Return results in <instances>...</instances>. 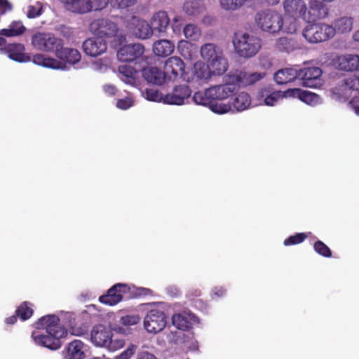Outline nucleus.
<instances>
[{"label":"nucleus","instance_id":"1","mask_svg":"<svg viewBox=\"0 0 359 359\" xmlns=\"http://www.w3.org/2000/svg\"><path fill=\"white\" fill-rule=\"evenodd\" d=\"M172 325L176 330L168 329L165 332L168 343L181 346L186 351H198V342L191 331L200 324L199 318L191 311L184 310L173 313L171 316Z\"/></svg>","mask_w":359,"mask_h":359},{"label":"nucleus","instance_id":"2","mask_svg":"<svg viewBox=\"0 0 359 359\" xmlns=\"http://www.w3.org/2000/svg\"><path fill=\"white\" fill-rule=\"evenodd\" d=\"M59 322V318L55 315H48L39 319L35 327L37 329H45L46 334H36L33 332L32 337L34 343L50 350L60 348V339L67 334V330Z\"/></svg>","mask_w":359,"mask_h":359},{"label":"nucleus","instance_id":"3","mask_svg":"<svg viewBox=\"0 0 359 359\" xmlns=\"http://www.w3.org/2000/svg\"><path fill=\"white\" fill-rule=\"evenodd\" d=\"M337 66L344 71L356 72L354 75L343 79L332 90L338 99L346 100L351 96V90L359 91V55L350 54L339 56L337 58Z\"/></svg>","mask_w":359,"mask_h":359},{"label":"nucleus","instance_id":"4","mask_svg":"<svg viewBox=\"0 0 359 359\" xmlns=\"http://www.w3.org/2000/svg\"><path fill=\"white\" fill-rule=\"evenodd\" d=\"M55 56L60 60L47 57L43 54L38 53L33 56L32 62L39 66L53 69H67V65H75L81 57L79 51L72 48H65L63 45L57 48Z\"/></svg>","mask_w":359,"mask_h":359},{"label":"nucleus","instance_id":"5","mask_svg":"<svg viewBox=\"0 0 359 359\" xmlns=\"http://www.w3.org/2000/svg\"><path fill=\"white\" fill-rule=\"evenodd\" d=\"M230 72L224 77V83L216 85L206 88L204 91H198L192 97L193 101L196 104H205L210 103V100H224L231 99L234 93L238 91V86L232 78H230Z\"/></svg>","mask_w":359,"mask_h":359},{"label":"nucleus","instance_id":"6","mask_svg":"<svg viewBox=\"0 0 359 359\" xmlns=\"http://www.w3.org/2000/svg\"><path fill=\"white\" fill-rule=\"evenodd\" d=\"M90 340L95 346L104 348L111 352L122 348L126 344L123 337L114 336L109 327L101 324L93 327Z\"/></svg>","mask_w":359,"mask_h":359},{"label":"nucleus","instance_id":"7","mask_svg":"<svg viewBox=\"0 0 359 359\" xmlns=\"http://www.w3.org/2000/svg\"><path fill=\"white\" fill-rule=\"evenodd\" d=\"M233 44L236 53L243 58L254 57L262 48L259 38L243 32H237L234 34Z\"/></svg>","mask_w":359,"mask_h":359},{"label":"nucleus","instance_id":"8","mask_svg":"<svg viewBox=\"0 0 359 359\" xmlns=\"http://www.w3.org/2000/svg\"><path fill=\"white\" fill-rule=\"evenodd\" d=\"M255 22L263 32L275 34L283 28L284 22L282 15L273 9L262 10L255 15Z\"/></svg>","mask_w":359,"mask_h":359},{"label":"nucleus","instance_id":"9","mask_svg":"<svg viewBox=\"0 0 359 359\" xmlns=\"http://www.w3.org/2000/svg\"><path fill=\"white\" fill-rule=\"evenodd\" d=\"M335 35V28L326 23H309L302 31L303 37L310 43L329 40Z\"/></svg>","mask_w":359,"mask_h":359},{"label":"nucleus","instance_id":"10","mask_svg":"<svg viewBox=\"0 0 359 359\" xmlns=\"http://www.w3.org/2000/svg\"><path fill=\"white\" fill-rule=\"evenodd\" d=\"M32 44L37 50L55 53L62 46V40L51 33L38 32L32 36Z\"/></svg>","mask_w":359,"mask_h":359},{"label":"nucleus","instance_id":"11","mask_svg":"<svg viewBox=\"0 0 359 359\" xmlns=\"http://www.w3.org/2000/svg\"><path fill=\"white\" fill-rule=\"evenodd\" d=\"M167 323L166 314L159 309L150 310L144 318V327L147 332L151 334H156L163 331Z\"/></svg>","mask_w":359,"mask_h":359},{"label":"nucleus","instance_id":"12","mask_svg":"<svg viewBox=\"0 0 359 359\" xmlns=\"http://www.w3.org/2000/svg\"><path fill=\"white\" fill-rule=\"evenodd\" d=\"M90 32L100 37H114L117 36V25L107 18H98L92 21L89 25Z\"/></svg>","mask_w":359,"mask_h":359},{"label":"nucleus","instance_id":"13","mask_svg":"<svg viewBox=\"0 0 359 359\" xmlns=\"http://www.w3.org/2000/svg\"><path fill=\"white\" fill-rule=\"evenodd\" d=\"M328 13L329 10L325 4L318 0H311L309 6L306 5V11L303 13L302 19L308 24L316 22L327 18Z\"/></svg>","mask_w":359,"mask_h":359},{"label":"nucleus","instance_id":"14","mask_svg":"<svg viewBox=\"0 0 359 359\" xmlns=\"http://www.w3.org/2000/svg\"><path fill=\"white\" fill-rule=\"evenodd\" d=\"M322 70L317 67H298V80L305 87L318 88L322 85Z\"/></svg>","mask_w":359,"mask_h":359},{"label":"nucleus","instance_id":"15","mask_svg":"<svg viewBox=\"0 0 359 359\" xmlns=\"http://www.w3.org/2000/svg\"><path fill=\"white\" fill-rule=\"evenodd\" d=\"M184 67V63L180 57H170L165 62L163 73L168 80L181 77L183 80L189 81L185 74Z\"/></svg>","mask_w":359,"mask_h":359},{"label":"nucleus","instance_id":"16","mask_svg":"<svg viewBox=\"0 0 359 359\" xmlns=\"http://www.w3.org/2000/svg\"><path fill=\"white\" fill-rule=\"evenodd\" d=\"M191 95V90L187 85L175 86L172 90L165 95L164 104L182 105L186 103Z\"/></svg>","mask_w":359,"mask_h":359},{"label":"nucleus","instance_id":"17","mask_svg":"<svg viewBox=\"0 0 359 359\" xmlns=\"http://www.w3.org/2000/svg\"><path fill=\"white\" fill-rule=\"evenodd\" d=\"M230 74V78L233 79L238 88L252 85L265 76V73L250 72L239 69L231 72Z\"/></svg>","mask_w":359,"mask_h":359},{"label":"nucleus","instance_id":"18","mask_svg":"<svg viewBox=\"0 0 359 359\" xmlns=\"http://www.w3.org/2000/svg\"><path fill=\"white\" fill-rule=\"evenodd\" d=\"M128 290L126 284L117 283L109 289L107 294L100 296L99 301L106 305L114 306L122 301L123 293L127 292Z\"/></svg>","mask_w":359,"mask_h":359},{"label":"nucleus","instance_id":"19","mask_svg":"<svg viewBox=\"0 0 359 359\" xmlns=\"http://www.w3.org/2000/svg\"><path fill=\"white\" fill-rule=\"evenodd\" d=\"M82 48L87 55L97 57L107 50V43L100 36L90 37L83 41Z\"/></svg>","mask_w":359,"mask_h":359},{"label":"nucleus","instance_id":"20","mask_svg":"<svg viewBox=\"0 0 359 359\" xmlns=\"http://www.w3.org/2000/svg\"><path fill=\"white\" fill-rule=\"evenodd\" d=\"M144 52L140 43H131L121 47L117 52V57L122 62H133L140 58Z\"/></svg>","mask_w":359,"mask_h":359},{"label":"nucleus","instance_id":"21","mask_svg":"<svg viewBox=\"0 0 359 359\" xmlns=\"http://www.w3.org/2000/svg\"><path fill=\"white\" fill-rule=\"evenodd\" d=\"M25 48L22 43L6 44L0 48V53L6 55L10 59L18 62H27L31 60L29 56L25 53Z\"/></svg>","mask_w":359,"mask_h":359},{"label":"nucleus","instance_id":"22","mask_svg":"<svg viewBox=\"0 0 359 359\" xmlns=\"http://www.w3.org/2000/svg\"><path fill=\"white\" fill-rule=\"evenodd\" d=\"M229 104L232 112H242L250 108L251 97L246 92L236 91L229 100Z\"/></svg>","mask_w":359,"mask_h":359},{"label":"nucleus","instance_id":"23","mask_svg":"<svg viewBox=\"0 0 359 359\" xmlns=\"http://www.w3.org/2000/svg\"><path fill=\"white\" fill-rule=\"evenodd\" d=\"M273 80L278 85H285L298 80V67L292 66L278 70L273 74Z\"/></svg>","mask_w":359,"mask_h":359},{"label":"nucleus","instance_id":"24","mask_svg":"<svg viewBox=\"0 0 359 359\" xmlns=\"http://www.w3.org/2000/svg\"><path fill=\"white\" fill-rule=\"evenodd\" d=\"M170 24V19L165 11H158L151 18V27L154 29V34H160L165 32Z\"/></svg>","mask_w":359,"mask_h":359},{"label":"nucleus","instance_id":"25","mask_svg":"<svg viewBox=\"0 0 359 359\" xmlns=\"http://www.w3.org/2000/svg\"><path fill=\"white\" fill-rule=\"evenodd\" d=\"M138 72L132 67L122 65L118 67V76L125 83L133 87H137L140 81L137 79Z\"/></svg>","mask_w":359,"mask_h":359},{"label":"nucleus","instance_id":"26","mask_svg":"<svg viewBox=\"0 0 359 359\" xmlns=\"http://www.w3.org/2000/svg\"><path fill=\"white\" fill-rule=\"evenodd\" d=\"M142 74L148 83L156 85H162L166 79L163 72L155 67L144 68Z\"/></svg>","mask_w":359,"mask_h":359},{"label":"nucleus","instance_id":"27","mask_svg":"<svg viewBox=\"0 0 359 359\" xmlns=\"http://www.w3.org/2000/svg\"><path fill=\"white\" fill-rule=\"evenodd\" d=\"M200 53L201 57L208 65L224 54L222 50L213 43L203 44L201 47Z\"/></svg>","mask_w":359,"mask_h":359},{"label":"nucleus","instance_id":"28","mask_svg":"<svg viewBox=\"0 0 359 359\" xmlns=\"http://www.w3.org/2000/svg\"><path fill=\"white\" fill-rule=\"evenodd\" d=\"M306 5L303 0H285L283 8L286 14L302 18L303 13L306 11Z\"/></svg>","mask_w":359,"mask_h":359},{"label":"nucleus","instance_id":"29","mask_svg":"<svg viewBox=\"0 0 359 359\" xmlns=\"http://www.w3.org/2000/svg\"><path fill=\"white\" fill-rule=\"evenodd\" d=\"M132 23L135 26L133 33L140 39H148L154 34V29H151V25L144 20L133 18Z\"/></svg>","mask_w":359,"mask_h":359},{"label":"nucleus","instance_id":"30","mask_svg":"<svg viewBox=\"0 0 359 359\" xmlns=\"http://www.w3.org/2000/svg\"><path fill=\"white\" fill-rule=\"evenodd\" d=\"M86 346L80 340H74L69 344L67 353L64 359H83Z\"/></svg>","mask_w":359,"mask_h":359},{"label":"nucleus","instance_id":"31","mask_svg":"<svg viewBox=\"0 0 359 359\" xmlns=\"http://www.w3.org/2000/svg\"><path fill=\"white\" fill-rule=\"evenodd\" d=\"M208 65L212 76H221L224 74L229 68L228 60L224 57V54L215 59Z\"/></svg>","mask_w":359,"mask_h":359},{"label":"nucleus","instance_id":"32","mask_svg":"<svg viewBox=\"0 0 359 359\" xmlns=\"http://www.w3.org/2000/svg\"><path fill=\"white\" fill-rule=\"evenodd\" d=\"M109 0H83L81 14L101 11L108 5Z\"/></svg>","mask_w":359,"mask_h":359},{"label":"nucleus","instance_id":"33","mask_svg":"<svg viewBox=\"0 0 359 359\" xmlns=\"http://www.w3.org/2000/svg\"><path fill=\"white\" fill-rule=\"evenodd\" d=\"M175 48L174 44L169 40H159L154 43L153 51L155 55L166 57L170 55Z\"/></svg>","mask_w":359,"mask_h":359},{"label":"nucleus","instance_id":"34","mask_svg":"<svg viewBox=\"0 0 359 359\" xmlns=\"http://www.w3.org/2000/svg\"><path fill=\"white\" fill-rule=\"evenodd\" d=\"M177 50L185 60L191 61L196 57V47L187 41H180L177 45Z\"/></svg>","mask_w":359,"mask_h":359},{"label":"nucleus","instance_id":"35","mask_svg":"<svg viewBox=\"0 0 359 359\" xmlns=\"http://www.w3.org/2000/svg\"><path fill=\"white\" fill-rule=\"evenodd\" d=\"M25 31V27L21 21H13L8 28L0 31V35L7 37L17 36L22 34Z\"/></svg>","mask_w":359,"mask_h":359},{"label":"nucleus","instance_id":"36","mask_svg":"<svg viewBox=\"0 0 359 359\" xmlns=\"http://www.w3.org/2000/svg\"><path fill=\"white\" fill-rule=\"evenodd\" d=\"M194 74L200 80L208 81L212 76L208 64L202 61H198L194 65Z\"/></svg>","mask_w":359,"mask_h":359},{"label":"nucleus","instance_id":"37","mask_svg":"<svg viewBox=\"0 0 359 359\" xmlns=\"http://www.w3.org/2000/svg\"><path fill=\"white\" fill-rule=\"evenodd\" d=\"M183 8L188 15H196L203 12L204 3L202 0H187Z\"/></svg>","mask_w":359,"mask_h":359},{"label":"nucleus","instance_id":"38","mask_svg":"<svg viewBox=\"0 0 359 359\" xmlns=\"http://www.w3.org/2000/svg\"><path fill=\"white\" fill-rule=\"evenodd\" d=\"M353 27V19L348 17H342L334 22L335 32L341 33L350 32Z\"/></svg>","mask_w":359,"mask_h":359},{"label":"nucleus","instance_id":"39","mask_svg":"<svg viewBox=\"0 0 359 359\" xmlns=\"http://www.w3.org/2000/svg\"><path fill=\"white\" fill-rule=\"evenodd\" d=\"M300 100L311 107L318 106L323 102L321 97L318 95L304 90Z\"/></svg>","mask_w":359,"mask_h":359},{"label":"nucleus","instance_id":"40","mask_svg":"<svg viewBox=\"0 0 359 359\" xmlns=\"http://www.w3.org/2000/svg\"><path fill=\"white\" fill-rule=\"evenodd\" d=\"M218 100H210V103L203 104L208 106L209 109L214 113L223 114L231 111L229 102L226 104L217 102Z\"/></svg>","mask_w":359,"mask_h":359},{"label":"nucleus","instance_id":"41","mask_svg":"<svg viewBox=\"0 0 359 359\" xmlns=\"http://www.w3.org/2000/svg\"><path fill=\"white\" fill-rule=\"evenodd\" d=\"M64 8L72 13L81 14L83 0H58Z\"/></svg>","mask_w":359,"mask_h":359},{"label":"nucleus","instance_id":"42","mask_svg":"<svg viewBox=\"0 0 359 359\" xmlns=\"http://www.w3.org/2000/svg\"><path fill=\"white\" fill-rule=\"evenodd\" d=\"M183 32L185 37L191 41L198 40L201 35L200 28L194 24L187 25L184 27Z\"/></svg>","mask_w":359,"mask_h":359},{"label":"nucleus","instance_id":"43","mask_svg":"<svg viewBox=\"0 0 359 359\" xmlns=\"http://www.w3.org/2000/svg\"><path fill=\"white\" fill-rule=\"evenodd\" d=\"M275 46L280 51L290 53L294 49V41L287 37H280L276 40Z\"/></svg>","mask_w":359,"mask_h":359},{"label":"nucleus","instance_id":"44","mask_svg":"<svg viewBox=\"0 0 359 359\" xmlns=\"http://www.w3.org/2000/svg\"><path fill=\"white\" fill-rule=\"evenodd\" d=\"M24 12L28 18H36L43 13L42 4L36 1L34 4L29 5L24 9Z\"/></svg>","mask_w":359,"mask_h":359},{"label":"nucleus","instance_id":"45","mask_svg":"<svg viewBox=\"0 0 359 359\" xmlns=\"http://www.w3.org/2000/svg\"><path fill=\"white\" fill-rule=\"evenodd\" d=\"M142 95L149 101L156 102H162L164 103L165 95L155 88L145 89V90L142 92Z\"/></svg>","mask_w":359,"mask_h":359},{"label":"nucleus","instance_id":"46","mask_svg":"<svg viewBox=\"0 0 359 359\" xmlns=\"http://www.w3.org/2000/svg\"><path fill=\"white\" fill-rule=\"evenodd\" d=\"M29 302H25L17 309L15 313L17 316H19L22 320L29 319L33 314V309Z\"/></svg>","mask_w":359,"mask_h":359},{"label":"nucleus","instance_id":"47","mask_svg":"<svg viewBox=\"0 0 359 359\" xmlns=\"http://www.w3.org/2000/svg\"><path fill=\"white\" fill-rule=\"evenodd\" d=\"M248 0H220V5L225 10H236L241 8Z\"/></svg>","mask_w":359,"mask_h":359},{"label":"nucleus","instance_id":"48","mask_svg":"<svg viewBox=\"0 0 359 359\" xmlns=\"http://www.w3.org/2000/svg\"><path fill=\"white\" fill-rule=\"evenodd\" d=\"M283 97V95L280 91H275L266 95L264 99L265 105L274 106Z\"/></svg>","mask_w":359,"mask_h":359},{"label":"nucleus","instance_id":"49","mask_svg":"<svg viewBox=\"0 0 359 359\" xmlns=\"http://www.w3.org/2000/svg\"><path fill=\"white\" fill-rule=\"evenodd\" d=\"M307 238V235L304 233H298L295 235L290 236L284 241L283 244L285 246L297 245L302 243Z\"/></svg>","mask_w":359,"mask_h":359},{"label":"nucleus","instance_id":"50","mask_svg":"<svg viewBox=\"0 0 359 359\" xmlns=\"http://www.w3.org/2000/svg\"><path fill=\"white\" fill-rule=\"evenodd\" d=\"M314 250L315 251L325 257H330L332 256V252L330 249L322 241H318L314 244Z\"/></svg>","mask_w":359,"mask_h":359},{"label":"nucleus","instance_id":"51","mask_svg":"<svg viewBox=\"0 0 359 359\" xmlns=\"http://www.w3.org/2000/svg\"><path fill=\"white\" fill-rule=\"evenodd\" d=\"M140 320V318L137 315H127L121 318L120 322L126 326L135 325Z\"/></svg>","mask_w":359,"mask_h":359},{"label":"nucleus","instance_id":"52","mask_svg":"<svg viewBox=\"0 0 359 359\" xmlns=\"http://www.w3.org/2000/svg\"><path fill=\"white\" fill-rule=\"evenodd\" d=\"M111 5L118 9H124L133 6L137 0H111Z\"/></svg>","mask_w":359,"mask_h":359},{"label":"nucleus","instance_id":"53","mask_svg":"<svg viewBox=\"0 0 359 359\" xmlns=\"http://www.w3.org/2000/svg\"><path fill=\"white\" fill-rule=\"evenodd\" d=\"M137 350V346L130 344L128 348L124 350L119 355H116L114 359H130L135 353Z\"/></svg>","mask_w":359,"mask_h":359},{"label":"nucleus","instance_id":"54","mask_svg":"<svg viewBox=\"0 0 359 359\" xmlns=\"http://www.w3.org/2000/svg\"><path fill=\"white\" fill-rule=\"evenodd\" d=\"M303 91L304 90H302L300 88L288 89L286 91H285L283 97L298 98L301 100Z\"/></svg>","mask_w":359,"mask_h":359},{"label":"nucleus","instance_id":"55","mask_svg":"<svg viewBox=\"0 0 359 359\" xmlns=\"http://www.w3.org/2000/svg\"><path fill=\"white\" fill-rule=\"evenodd\" d=\"M133 106V100L130 97L119 99L116 102V107L121 109H128Z\"/></svg>","mask_w":359,"mask_h":359},{"label":"nucleus","instance_id":"56","mask_svg":"<svg viewBox=\"0 0 359 359\" xmlns=\"http://www.w3.org/2000/svg\"><path fill=\"white\" fill-rule=\"evenodd\" d=\"M299 25L297 20L294 18L291 20L289 25H285L284 27L285 32L289 34H294L298 29Z\"/></svg>","mask_w":359,"mask_h":359},{"label":"nucleus","instance_id":"57","mask_svg":"<svg viewBox=\"0 0 359 359\" xmlns=\"http://www.w3.org/2000/svg\"><path fill=\"white\" fill-rule=\"evenodd\" d=\"M12 5L8 0H0V16L12 10Z\"/></svg>","mask_w":359,"mask_h":359},{"label":"nucleus","instance_id":"58","mask_svg":"<svg viewBox=\"0 0 359 359\" xmlns=\"http://www.w3.org/2000/svg\"><path fill=\"white\" fill-rule=\"evenodd\" d=\"M349 105L353 109L354 112L359 116V93L358 95L354 96L350 101Z\"/></svg>","mask_w":359,"mask_h":359},{"label":"nucleus","instance_id":"59","mask_svg":"<svg viewBox=\"0 0 359 359\" xmlns=\"http://www.w3.org/2000/svg\"><path fill=\"white\" fill-rule=\"evenodd\" d=\"M167 294L172 297H177L180 295V289L175 285H170L166 288Z\"/></svg>","mask_w":359,"mask_h":359},{"label":"nucleus","instance_id":"60","mask_svg":"<svg viewBox=\"0 0 359 359\" xmlns=\"http://www.w3.org/2000/svg\"><path fill=\"white\" fill-rule=\"evenodd\" d=\"M92 68L95 71L103 72L107 69V65L102 60H98L92 64Z\"/></svg>","mask_w":359,"mask_h":359},{"label":"nucleus","instance_id":"61","mask_svg":"<svg viewBox=\"0 0 359 359\" xmlns=\"http://www.w3.org/2000/svg\"><path fill=\"white\" fill-rule=\"evenodd\" d=\"M226 294V290L222 287H215L212 290V298L222 297Z\"/></svg>","mask_w":359,"mask_h":359},{"label":"nucleus","instance_id":"62","mask_svg":"<svg viewBox=\"0 0 359 359\" xmlns=\"http://www.w3.org/2000/svg\"><path fill=\"white\" fill-rule=\"evenodd\" d=\"M104 92L109 95H114L116 92V88L114 86L107 84L103 86Z\"/></svg>","mask_w":359,"mask_h":359},{"label":"nucleus","instance_id":"63","mask_svg":"<svg viewBox=\"0 0 359 359\" xmlns=\"http://www.w3.org/2000/svg\"><path fill=\"white\" fill-rule=\"evenodd\" d=\"M137 359H157L156 356L147 351L139 353Z\"/></svg>","mask_w":359,"mask_h":359},{"label":"nucleus","instance_id":"64","mask_svg":"<svg viewBox=\"0 0 359 359\" xmlns=\"http://www.w3.org/2000/svg\"><path fill=\"white\" fill-rule=\"evenodd\" d=\"M201 294V292L200 290L196 289L194 290H191L189 292L187 296L189 298L192 299L196 297H199Z\"/></svg>","mask_w":359,"mask_h":359}]
</instances>
